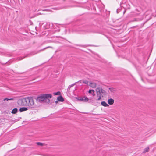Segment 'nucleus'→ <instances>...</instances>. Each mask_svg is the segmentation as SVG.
<instances>
[{
    "label": "nucleus",
    "instance_id": "a211bd4d",
    "mask_svg": "<svg viewBox=\"0 0 156 156\" xmlns=\"http://www.w3.org/2000/svg\"><path fill=\"white\" fill-rule=\"evenodd\" d=\"M36 144L37 145L40 146H43L44 145V144L41 142H37Z\"/></svg>",
    "mask_w": 156,
    "mask_h": 156
},
{
    "label": "nucleus",
    "instance_id": "cd10ccee",
    "mask_svg": "<svg viewBox=\"0 0 156 156\" xmlns=\"http://www.w3.org/2000/svg\"><path fill=\"white\" fill-rule=\"evenodd\" d=\"M136 19H135L134 20H133L132 21H136Z\"/></svg>",
    "mask_w": 156,
    "mask_h": 156
},
{
    "label": "nucleus",
    "instance_id": "bb28decb",
    "mask_svg": "<svg viewBox=\"0 0 156 156\" xmlns=\"http://www.w3.org/2000/svg\"><path fill=\"white\" fill-rule=\"evenodd\" d=\"M58 101H58V100H57V101H55V103H56V104H57V103H58Z\"/></svg>",
    "mask_w": 156,
    "mask_h": 156
},
{
    "label": "nucleus",
    "instance_id": "dca6fc26",
    "mask_svg": "<svg viewBox=\"0 0 156 156\" xmlns=\"http://www.w3.org/2000/svg\"><path fill=\"white\" fill-rule=\"evenodd\" d=\"M76 98L78 100L80 101H83V97H78Z\"/></svg>",
    "mask_w": 156,
    "mask_h": 156
},
{
    "label": "nucleus",
    "instance_id": "f257e3e1",
    "mask_svg": "<svg viewBox=\"0 0 156 156\" xmlns=\"http://www.w3.org/2000/svg\"><path fill=\"white\" fill-rule=\"evenodd\" d=\"M17 103L19 105L27 106L29 109L32 110L36 107L34 100L31 97L20 99Z\"/></svg>",
    "mask_w": 156,
    "mask_h": 156
},
{
    "label": "nucleus",
    "instance_id": "ddd939ff",
    "mask_svg": "<svg viewBox=\"0 0 156 156\" xmlns=\"http://www.w3.org/2000/svg\"><path fill=\"white\" fill-rule=\"evenodd\" d=\"M76 83V82L74 84H73L71 85H69L68 88V89H67L68 91H69L70 88L71 87H72L73 86H74Z\"/></svg>",
    "mask_w": 156,
    "mask_h": 156
},
{
    "label": "nucleus",
    "instance_id": "393cba45",
    "mask_svg": "<svg viewBox=\"0 0 156 156\" xmlns=\"http://www.w3.org/2000/svg\"><path fill=\"white\" fill-rule=\"evenodd\" d=\"M5 100H7V101L9 100V98H5V99H4V101H5Z\"/></svg>",
    "mask_w": 156,
    "mask_h": 156
},
{
    "label": "nucleus",
    "instance_id": "5701e85b",
    "mask_svg": "<svg viewBox=\"0 0 156 156\" xmlns=\"http://www.w3.org/2000/svg\"><path fill=\"white\" fill-rule=\"evenodd\" d=\"M76 82V83H82V80H80L79 81L77 82Z\"/></svg>",
    "mask_w": 156,
    "mask_h": 156
},
{
    "label": "nucleus",
    "instance_id": "4be33fe9",
    "mask_svg": "<svg viewBox=\"0 0 156 156\" xmlns=\"http://www.w3.org/2000/svg\"><path fill=\"white\" fill-rule=\"evenodd\" d=\"M24 57H23V58H22L21 57H19L18 58H17V59L18 60H22V59H23V58H24Z\"/></svg>",
    "mask_w": 156,
    "mask_h": 156
},
{
    "label": "nucleus",
    "instance_id": "20e7f679",
    "mask_svg": "<svg viewBox=\"0 0 156 156\" xmlns=\"http://www.w3.org/2000/svg\"><path fill=\"white\" fill-rule=\"evenodd\" d=\"M28 109H29V108L27 107H23L20 108L19 109V111L20 112H22L23 111H26Z\"/></svg>",
    "mask_w": 156,
    "mask_h": 156
},
{
    "label": "nucleus",
    "instance_id": "1a4fd4ad",
    "mask_svg": "<svg viewBox=\"0 0 156 156\" xmlns=\"http://www.w3.org/2000/svg\"><path fill=\"white\" fill-rule=\"evenodd\" d=\"M96 84L95 83H90V86L92 88H95L96 87Z\"/></svg>",
    "mask_w": 156,
    "mask_h": 156
},
{
    "label": "nucleus",
    "instance_id": "412c9836",
    "mask_svg": "<svg viewBox=\"0 0 156 156\" xmlns=\"http://www.w3.org/2000/svg\"><path fill=\"white\" fill-rule=\"evenodd\" d=\"M88 81L87 80H84L83 81V83H84L88 85Z\"/></svg>",
    "mask_w": 156,
    "mask_h": 156
},
{
    "label": "nucleus",
    "instance_id": "7ed1b4c3",
    "mask_svg": "<svg viewBox=\"0 0 156 156\" xmlns=\"http://www.w3.org/2000/svg\"><path fill=\"white\" fill-rule=\"evenodd\" d=\"M96 92H99V93L102 94L103 95H106V92L105 91L103 90L101 88L99 87L97 88L96 89Z\"/></svg>",
    "mask_w": 156,
    "mask_h": 156
},
{
    "label": "nucleus",
    "instance_id": "c756f323",
    "mask_svg": "<svg viewBox=\"0 0 156 156\" xmlns=\"http://www.w3.org/2000/svg\"><path fill=\"white\" fill-rule=\"evenodd\" d=\"M2 136V135H1V134L0 135V136Z\"/></svg>",
    "mask_w": 156,
    "mask_h": 156
},
{
    "label": "nucleus",
    "instance_id": "2eb2a0df",
    "mask_svg": "<svg viewBox=\"0 0 156 156\" xmlns=\"http://www.w3.org/2000/svg\"><path fill=\"white\" fill-rule=\"evenodd\" d=\"M53 94L56 95H60L61 94V92L60 91H58L57 92H54Z\"/></svg>",
    "mask_w": 156,
    "mask_h": 156
},
{
    "label": "nucleus",
    "instance_id": "aec40b11",
    "mask_svg": "<svg viewBox=\"0 0 156 156\" xmlns=\"http://www.w3.org/2000/svg\"><path fill=\"white\" fill-rule=\"evenodd\" d=\"M52 48V47H51V46H48V47H46V48H44L41 50H40V51H43V50H45V49H46L47 48Z\"/></svg>",
    "mask_w": 156,
    "mask_h": 156
},
{
    "label": "nucleus",
    "instance_id": "f03ea898",
    "mask_svg": "<svg viewBox=\"0 0 156 156\" xmlns=\"http://www.w3.org/2000/svg\"><path fill=\"white\" fill-rule=\"evenodd\" d=\"M52 97V95L51 94H46L38 97L36 98V100L38 102H41L44 101L45 98H51Z\"/></svg>",
    "mask_w": 156,
    "mask_h": 156
},
{
    "label": "nucleus",
    "instance_id": "39448f33",
    "mask_svg": "<svg viewBox=\"0 0 156 156\" xmlns=\"http://www.w3.org/2000/svg\"><path fill=\"white\" fill-rule=\"evenodd\" d=\"M108 102L109 105H112L113 104L114 100L112 98H110L108 99Z\"/></svg>",
    "mask_w": 156,
    "mask_h": 156
},
{
    "label": "nucleus",
    "instance_id": "f8f14e48",
    "mask_svg": "<svg viewBox=\"0 0 156 156\" xmlns=\"http://www.w3.org/2000/svg\"><path fill=\"white\" fill-rule=\"evenodd\" d=\"M83 98V101L87 102L89 100L88 98L86 96H84Z\"/></svg>",
    "mask_w": 156,
    "mask_h": 156
},
{
    "label": "nucleus",
    "instance_id": "4468645a",
    "mask_svg": "<svg viewBox=\"0 0 156 156\" xmlns=\"http://www.w3.org/2000/svg\"><path fill=\"white\" fill-rule=\"evenodd\" d=\"M149 148L148 147H147L144 149V150L143 151V153H146L148 152L149 151Z\"/></svg>",
    "mask_w": 156,
    "mask_h": 156
},
{
    "label": "nucleus",
    "instance_id": "423d86ee",
    "mask_svg": "<svg viewBox=\"0 0 156 156\" xmlns=\"http://www.w3.org/2000/svg\"><path fill=\"white\" fill-rule=\"evenodd\" d=\"M57 100L59 101L63 102L64 101V99L61 96L58 97Z\"/></svg>",
    "mask_w": 156,
    "mask_h": 156
},
{
    "label": "nucleus",
    "instance_id": "6ab92c4d",
    "mask_svg": "<svg viewBox=\"0 0 156 156\" xmlns=\"http://www.w3.org/2000/svg\"><path fill=\"white\" fill-rule=\"evenodd\" d=\"M101 94L99 93V92H97V97H99L100 96L101 97Z\"/></svg>",
    "mask_w": 156,
    "mask_h": 156
},
{
    "label": "nucleus",
    "instance_id": "b1692460",
    "mask_svg": "<svg viewBox=\"0 0 156 156\" xmlns=\"http://www.w3.org/2000/svg\"><path fill=\"white\" fill-rule=\"evenodd\" d=\"M98 98L97 99V100H100L101 99V96H100L99 97H98Z\"/></svg>",
    "mask_w": 156,
    "mask_h": 156
},
{
    "label": "nucleus",
    "instance_id": "a878e982",
    "mask_svg": "<svg viewBox=\"0 0 156 156\" xmlns=\"http://www.w3.org/2000/svg\"><path fill=\"white\" fill-rule=\"evenodd\" d=\"M13 100L14 99L13 98H9V100Z\"/></svg>",
    "mask_w": 156,
    "mask_h": 156
},
{
    "label": "nucleus",
    "instance_id": "9b49d317",
    "mask_svg": "<svg viewBox=\"0 0 156 156\" xmlns=\"http://www.w3.org/2000/svg\"><path fill=\"white\" fill-rule=\"evenodd\" d=\"M18 111V109L16 108L13 109L11 113L13 114H16Z\"/></svg>",
    "mask_w": 156,
    "mask_h": 156
},
{
    "label": "nucleus",
    "instance_id": "f3484780",
    "mask_svg": "<svg viewBox=\"0 0 156 156\" xmlns=\"http://www.w3.org/2000/svg\"><path fill=\"white\" fill-rule=\"evenodd\" d=\"M109 90L111 91V92H114L115 91V89L113 88H109Z\"/></svg>",
    "mask_w": 156,
    "mask_h": 156
},
{
    "label": "nucleus",
    "instance_id": "c85d7f7f",
    "mask_svg": "<svg viewBox=\"0 0 156 156\" xmlns=\"http://www.w3.org/2000/svg\"><path fill=\"white\" fill-rule=\"evenodd\" d=\"M126 12V10H125L124 12H123V14H124L125 13V12Z\"/></svg>",
    "mask_w": 156,
    "mask_h": 156
},
{
    "label": "nucleus",
    "instance_id": "9d476101",
    "mask_svg": "<svg viewBox=\"0 0 156 156\" xmlns=\"http://www.w3.org/2000/svg\"><path fill=\"white\" fill-rule=\"evenodd\" d=\"M49 98H45V99H44V101L45 102L47 103H49L50 102V100L49 99Z\"/></svg>",
    "mask_w": 156,
    "mask_h": 156
},
{
    "label": "nucleus",
    "instance_id": "0eeeda50",
    "mask_svg": "<svg viewBox=\"0 0 156 156\" xmlns=\"http://www.w3.org/2000/svg\"><path fill=\"white\" fill-rule=\"evenodd\" d=\"M101 104L105 107H106L109 106V105L105 101H102L101 103Z\"/></svg>",
    "mask_w": 156,
    "mask_h": 156
},
{
    "label": "nucleus",
    "instance_id": "6e6552de",
    "mask_svg": "<svg viewBox=\"0 0 156 156\" xmlns=\"http://www.w3.org/2000/svg\"><path fill=\"white\" fill-rule=\"evenodd\" d=\"M94 92L95 91L93 90H90L88 91V93L91 94L93 96H94L95 95Z\"/></svg>",
    "mask_w": 156,
    "mask_h": 156
}]
</instances>
